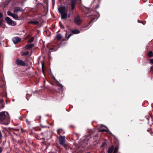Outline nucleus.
Returning <instances> with one entry per match:
<instances>
[{"label":"nucleus","instance_id":"f257e3e1","mask_svg":"<svg viewBox=\"0 0 153 153\" xmlns=\"http://www.w3.org/2000/svg\"><path fill=\"white\" fill-rule=\"evenodd\" d=\"M10 123V118L8 113L6 111L0 113V123L7 125Z\"/></svg>","mask_w":153,"mask_h":153},{"label":"nucleus","instance_id":"f03ea898","mask_svg":"<svg viewBox=\"0 0 153 153\" xmlns=\"http://www.w3.org/2000/svg\"><path fill=\"white\" fill-rule=\"evenodd\" d=\"M59 13L61 14V18L64 19L67 17V12H65V8L64 7H59L58 8Z\"/></svg>","mask_w":153,"mask_h":153},{"label":"nucleus","instance_id":"7ed1b4c3","mask_svg":"<svg viewBox=\"0 0 153 153\" xmlns=\"http://www.w3.org/2000/svg\"><path fill=\"white\" fill-rule=\"evenodd\" d=\"M5 20L7 23L10 25L15 26L16 25V23L15 22L13 21L8 17H7L5 18Z\"/></svg>","mask_w":153,"mask_h":153},{"label":"nucleus","instance_id":"20e7f679","mask_svg":"<svg viewBox=\"0 0 153 153\" xmlns=\"http://www.w3.org/2000/svg\"><path fill=\"white\" fill-rule=\"evenodd\" d=\"M74 22L77 25H80L82 22V20L80 19L79 16H76L74 19Z\"/></svg>","mask_w":153,"mask_h":153},{"label":"nucleus","instance_id":"39448f33","mask_svg":"<svg viewBox=\"0 0 153 153\" xmlns=\"http://www.w3.org/2000/svg\"><path fill=\"white\" fill-rule=\"evenodd\" d=\"M65 137H62L61 135H60L59 141L60 144L64 146L65 145Z\"/></svg>","mask_w":153,"mask_h":153},{"label":"nucleus","instance_id":"423d86ee","mask_svg":"<svg viewBox=\"0 0 153 153\" xmlns=\"http://www.w3.org/2000/svg\"><path fill=\"white\" fill-rule=\"evenodd\" d=\"M16 64L18 65H20L23 66L25 65V64L23 61L18 59L16 60Z\"/></svg>","mask_w":153,"mask_h":153},{"label":"nucleus","instance_id":"0eeeda50","mask_svg":"<svg viewBox=\"0 0 153 153\" xmlns=\"http://www.w3.org/2000/svg\"><path fill=\"white\" fill-rule=\"evenodd\" d=\"M21 40V39L19 37H14L12 39V41L13 43L15 44H16L20 42Z\"/></svg>","mask_w":153,"mask_h":153},{"label":"nucleus","instance_id":"6e6552de","mask_svg":"<svg viewBox=\"0 0 153 153\" xmlns=\"http://www.w3.org/2000/svg\"><path fill=\"white\" fill-rule=\"evenodd\" d=\"M76 0H71L70 2L71 6V10H73L75 4H76Z\"/></svg>","mask_w":153,"mask_h":153},{"label":"nucleus","instance_id":"1a4fd4ad","mask_svg":"<svg viewBox=\"0 0 153 153\" xmlns=\"http://www.w3.org/2000/svg\"><path fill=\"white\" fill-rule=\"evenodd\" d=\"M114 146H113L112 145L111 146L108 148L107 152L108 153H112L114 151Z\"/></svg>","mask_w":153,"mask_h":153},{"label":"nucleus","instance_id":"9d476101","mask_svg":"<svg viewBox=\"0 0 153 153\" xmlns=\"http://www.w3.org/2000/svg\"><path fill=\"white\" fill-rule=\"evenodd\" d=\"M34 46L33 44H28L25 47L26 49L29 50L32 48Z\"/></svg>","mask_w":153,"mask_h":153},{"label":"nucleus","instance_id":"9b49d317","mask_svg":"<svg viewBox=\"0 0 153 153\" xmlns=\"http://www.w3.org/2000/svg\"><path fill=\"white\" fill-rule=\"evenodd\" d=\"M58 134L60 135V134H62L64 133L63 130L62 129H59L57 130Z\"/></svg>","mask_w":153,"mask_h":153},{"label":"nucleus","instance_id":"f8f14e48","mask_svg":"<svg viewBox=\"0 0 153 153\" xmlns=\"http://www.w3.org/2000/svg\"><path fill=\"white\" fill-rule=\"evenodd\" d=\"M72 32L73 34H76L80 33V31L78 30L75 29L72 30Z\"/></svg>","mask_w":153,"mask_h":153},{"label":"nucleus","instance_id":"ddd939ff","mask_svg":"<svg viewBox=\"0 0 153 153\" xmlns=\"http://www.w3.org/2000/svg\"><path fill=\"white\" fill-rule=\"evenodd\" d=\"M12 17L16 20H18V16L16 14L13 13Z\"/></svg>","mask_w":153,"mask_h":153},{"label":"nucleus","instance_id":"4468645a","mask_svg":"<svg viewBox=\"0 0 153 153\" xmlns=\"http://www.w3.org/2000/svg\"><path fill=\"white\" fill-rule=\"evenodd\" d=\"M62 35L60 34H58L56 36V38L58 39H62Z\"/></svg>","mask_w":153,"mask_h":153},{"label":"nucleus","instance_id":"2eb2a0df","mask_svg":"<svg viewBox=\"0 0 153 153\" xmlns=\"http://www.w3.org/2000/svg\"><path fill=\"white\" fill-rule=\"evenodd\" d=\"M19 11H23V10H21L19 9V8H18L15 9L13 12L14 13H17Z\"/></svg>","mask_w":153,"mask_h":153},{"label":"nucleus","instance_id":"dca6fc26","mask_svg":"<svg viewBox=\"0 0 153 153\" xmlns=\"http://www.w3.org/2000/svg\"><path fill=\"white\" fill-rule=\"evenodd\" d=\"M28 54L29 52L26 51L22 53L21 54L22 56H24L25 55H28Z\"/></svg>","mask_w":153,"mask_h":153},{"label":"nucleus","instance_id":"f3484780","mask_svg":"<svg viewBox=\"0 0 153 153\" xmlns=\"http://www.w3.org/2000/svg\"><path fill=\"white\" fill-rule=\"evenodd\" d=\"M31 23L34 25H36L38 24L39 22L37 21H31L30 22Z\"/></svg>","mask_w":153,"mask_h":153},{"label":"nucleus","instance_id":"a211bd4d","mask_svg":"<svg viewBox=\"0 0 153 153\" xmlns=\"http://www.w3.org/2000/svg\"><path fill=\"white\" fill-rule=\"evenodd\" d=\"M118 150V148L117 147H116L114 149V152L113 153H117Z\"/></svg>","mask_w":153,"mask_h":153},{"label":"nucleus","instance_id":"6ab92c4d","mask_svg":"<svg viewBox=\"0 0 153 153\" xmlns=\"http://www.w3.org/2000/svg\"><path fill=\"white\" fill-rule=\"evenodd\" d=\"M90 23H91L90 22H89L87 25H84V26H83L81 28H86L85 30L87 29V28L90 25Z\"/></svg>","mask_w":153,"mask_h":153},{"label":"nucleus","instance_id":"aec40b11","mask_svg":"<svg viewBox=\"0 0 153 153\" xmlns=\"http://www.w3.org/2000/svg\"><path fill=\"white\" fill-rule=\"evenodd\" d=\"M90 23H91L90 22H89L87 25H84V26H83L81 28H86L85 30L87 29V28L90 25Z\"/></svg>","mask_w":153,"mask_h":153},{"label":"nucleus","instance_id":"412c9836","mask_svg":"<svg viewBox=\"0 0 153 153\" xmlns=\"http://www.w3.org/2000/svg\"><path fill=\"white\" fill-rule=\"evenodd\" d=\"M153 53L152 51H149L148 53V56L150 57H152L153 55Z\"/></svg>","mask_w":153,"mask_h":153},{"label":"nucleus","instance_id":"4be33fe9","mask_svg":"<svg viewBox=\"0 0 153 153\" xmlns=\"http://www.w3.org/2000/svg\"><path fill=\"white\" fill-rule=\"evenodd\" d=\"M34 40V37H32L28 41V42H32Z\"/></svg>","mask_w":153,"mask_h":153},{"label":"nucleus","instance_id":"5701e85b","mask_svg":"<svg viewBox=\"0 0 153 153\" xmlns=\"http://www.w3.org/2000/svg\"><path fill=\"white\" fill-rule=\"evenodd\" d=\"M7 14L10 16H12L13 13H12L10 11H8L7 12Z\"/></svg>","mask_w":153,"mask_h":153},{"label":"nucleus","instance_id":"b1692460","mask_svg":"<svg viewBox=\"0 0 153 153\" xmlns=\"http://www.w3.org/2000/svg\"><path fill=\"white\" fill-rule=\"evenodd\" d=\"M106 131V130L105 129H102L99 131L100 132H104L105 131Z\"/></svg>","mask_w":153,"mask_h":153},{"label":"nucleus","instance_id":"393cba45","mask_svg":"<svg viewBox=\"0 0 153 153\" xmlns=\"http://www.w3.org/2000/svg\"><path fill=\"white\" fill-rule=\"evenodd\" d=\"M150 62L151 63L153 64V59H151L150 60Z\"/></svg>","mask_w":153,"mask_h":153},{"label":"nucleus","instance_id":"a878e982","mask_svg":"<svg viewBox=\"0 0 153 153\" xmlns=\"http://www.w3.org/2000/svg\"><path fill=\"white\" fill-rule=\"evenodd\" d=\"M2 137V135L1 134V131H0V139Z\"/></svg>","mask_w":153,"mask_h":153},{"label":"nucleus","instance_id":"bb28decb","mask_svg":"<svg viewBox=\"0 0 153 153\" xmlns=\"http://www.w3.org/2000/svg\"><path fill=\"white\" fill-rule=\"evenodd\" d=\"M2 13H0V18L2 17Z\"/></svg>","mask_w":153,"mask_h":153},{"label":"nucleus","instance_id":"cd10ccee","mask_svg":"<svg viewBox=\"0 0 153 153\" xmlns=\"http://www.w3.org/2000/svg\"><path fill=\"white\" fill-rule=\"evenodd\" d=\"M71 36V34H70L68 36V38H69L70 36Z\"/></svg>","mask_w":153,"mask_h":153},{"label":"nucleus","instance_id":"c85d7f7f","mask_svg":"<svg viewBox=\"0 0 153 153\" xmlns=\"http://www.w3.org/2000/svg\"><path fill=\"white\" fill-rule=\"evenodd\" d=\"M2 151V150L0 148V153H1Z\"/></svg>","mask_w":153,"mask_h":153},{"label":"nucleus","instance_id":"c756f323","mask_svg":"<svg viewBox=\"0 0 153 153\" xmlns=\"http://www.w3.org/2000/svg\"><path fill=\"white\" fill-rule=\"evenodd\" d=\"M2 23V21H0V25H1Z\"/></svg>","mask_w":153,"mask_h":153},{"label":"nucleus","instance_id":"7c9ffc66","mask_svg":"<svg viewBox=\"0 0 153 153\" xmlns=\"http://www.w3.org/2000/svg\"><path fill=\"white\" fill-rule=\"evenodd\" d=\"M26 121L27 122H28V120H27V119H26Z\"/></svg>","mask_w":153,"mask_h":153},{"label":"nucleus","instance_id":"2f4dec72","mask_svg":"<svg viewBox=\"0 0 153 153\" xmlns=\"http://www.w3.org/2000/svg\"><path fill=\"white\" fill-rule=\"evenodd\" d=\"M70 14L68 15V17H70Z\"/></svg>","mask_w":153,"mask_h":153},{"label":"nucleus","instance_id":"473e14b6","mask_svg":"<svg viewBox=\"0 0 153 153\" xmlns=\"http://www.w3.org/2000/svg\"><path fill=\"white\" fill-rule=\"evenodd\" d=\"M43 63H42V68H43Z\"/></svg>","mask_w":153,"mask_h":153},{"label":"nucleus","instance_id":"72a5a7b5","mask_svg":"<svg viewBox=\"0 0 153 153\" xmlns=\"http://www.w3.org/2000/svg\"><path fill=\"white\" fill-rule=\"evenodd\" d=\"M21 130L22 131H23V130H22V128H21Z\"/></svg>","mask_w":153,"mask_h":153}]
</instances>
